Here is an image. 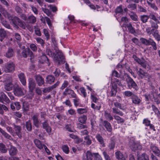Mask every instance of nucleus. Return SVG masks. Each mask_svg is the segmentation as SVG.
<instances>
[{
	"mask_svg": "<svg viewBox=\"0 0 160 160\" xmlns=\"http://www.w3.org/2000/svg\"><path fill=\"white\" fill-rule=\"evenodd\" d=\"M112 112L115 114L113 116V117L116 120L118 123L123 124L124 122V119L117 115H118L121 116H123V113L122 112L120 111L118 108L114 107L112 108Z\"/></svg>",
	"mask_w": 160,
	"mask_h": 160,
	"instance_id": "obj_1",
	"label": "nucleus"
},
{
	"mask_svg": "<svg viewBox=\"0 0 160 160\" xmlns=\"http://www.w3.org/2000/svg\"><path fill=\"white\" fill-rule=\"evenodd\" d=\"M4 88L7 91L11 90L13 87L12 78L11 76H8L4 80Z\"/></svg>",
	"mask_w": 160,
	"mask_h": 160,
	"instance_id": "obj_2",
	"label": "nucleus"
},
{
	"mask_svg": "<svg viewBox=\"0 0 160 160\" xmlns=\"http://www.w3.org/2000/svg\"><path fill=\"white\" fill-rule=\"evenodd\" d=\"M141 42L146 45H151L155 50L157 49L156 44L152 39L150 38L148 40L144 38H141Z\"/></svg>",
	"mask_w": 160,
	"mask_h": 160,
	"instance_id": "obj_3",
	"label": "nucleus"
},
{
	"mask_svg": "<svg viewBox=\"0 0 160 160\" xmlns=\"http://www.w3.org/2000/svg\"><path fill=\"white\" fill-rule=\"evenodd\" d=\"M3 69L6 73L13 72L15 70V64L12 62L7 63Z\"/></svg>",
	"mask_w": 160,
	"mask_h": 160,
	"instance_id": "obj_4",
	"label": "nucleus"
},
{
	"mask_svg": "<svg viewBox=\"0 0 160 160\" xmlns=\"http://www.w3.org/2000/svg\"><path fill=\"white\" fill-rule=\"evenodd\" d=\"M56 52L57 56L54 57V60L55 62L58 63V65H59L60 62L62 61L64 59V57L62 53L59 50H56Z\"/></svg>",
	"mask_w": 160,
	"mask_h": 160,
	"instance_id": "obj_5",
	"label": "nucleus"
},
{
	"mask_svg": "<svg viewBox=\"0 0 160 160\" xmlns=\"http://www.w3.org/2000/svg\"><path fill=\"white\" fill-rule=\"evenodd\" d=\"M13 92L15 95L18 96H21L24 95L26 92V90L23 88L17 86L14 88Z\"/></svg>",
	"mask_w": 160,
	"mask_h": 160,
	"instance_id": "obj_6",
	"label": "nucleus"
},
{
	"mask_svg": "<svg viewBox=\"0 0 160 160\" xmlns=\"http://www.w3.org/2000/svg\"><path fill=\"white\" fill-rule=\"evenodd\" d=\"M128 86L129 89L132 88H134L135 90H137L138 88L136 83L133 79L130 77L128 78L127 81Z\"/></svg>",
	"mask_w": 160,
	"mask_h": 160,
	"instance_id": "obj_7",
	"label": "nucleus"
},
{
	"mask_svg": "<svg viewBox=\"0 0 160 160\" xmlns=\"http://www.w3.org/2000/svg\"><path fill=\"white\" fill-rule=\"evenodd\" d=\"M22 54L24 58H27L28 56L30 57L31 59H32L33 57L32 52L29 48H27L23 50L22 52Z\"/></svg>",
	"mask_w": 160,
	"mask_h": 160,
	"instance_id": "obj_8",
	"label": "nucleus"
},
{
	"mask_svg": "<svg viewBox=\"0 0 160 160\" xmlns=\"http://www.w3.org/2000/svg\"><path fill=\"white\" fill-rule=\"evenodd\" d=\"M151 150L157 156L160 157V150L154 144H152L150 146Z\"/></svg>",
	"mask_w": 160,
	"mask_h": 160,
	"instance_id": "obj_9",
	"label": "nucleus"
},
{
	"mask_svg": "<svg viewBox=\"0 0 160 160\" xmlns=\"http://www.w3.org/2000/svg\"><path fill=\"white\" fill-rule=\"evenodd\" d=\"M13 125L14 126V129L15 131V133L19 138H21L22 137L21 127L20 126L17 125L15 124H14Z\"/></svg>",
	"mask_w": 160,
	"mask_h": 160,
	"instance_id": "obj_10",
	"label": "nucleus"
},
{
	"mask_svg": "<svg viewBox=\"0 0 160 160\" xmlns=\"http://www.w3.org/2000/svg\"><path fill=\"white\" fill-rule=\"evenodd\" d=\"M28 88L30 91H33L35 88L36 83L34 80L32 78L28 79Z\"/></svg>",
	"mask_w": 160,
	"mask_h": 160,
	"instance_id": "obj_11",
	"label": "nucleus"
},
{
	"mask_svg": "<svg viewBox=\"0 0 160 160\" xmlns=\"http://www.w3.org/2000/svg\"><path fill=\"white\" fill-rule=\"evenodd\" d=\"M63 95H70L71 96L70 98H73L76 97L77 95L73 91L68 89L66 88L63 92Z\"/></svg>",
	"mask_w": 160,
	"mask_h": 160,
	"instance_id": "obj_12",
	"label": "nucleus"
},
{
	"mask_svg": "<svg viewBox=\"0 0 160 160\" xmlns=\"http://www.w3.org/2000/svg\"><path fill=\"white\" fill-rule=\"evenodd\" d=\"M18 77L22 85L24 86H26V81L24 74L23 72H21L18 75Z\"/></svg>",
	"mask_w": 160,
	"mask_h": 160,
	"instance_id": "obj_13",
	"label": "nucleus"
},
{
	"mask_svg": "<svg viewBox=\"0 0 160 160\" xmlns=\"http://www.w3.org/2000/svg\"><path fill=\"white\" fill-rule=\"evenodd\" d=\"M35 79L38 85L41 86L44 83L43 78L40 75H37L35 76Z\"/></svg>",
	"mask_w": 160,
	"mask_h": 160,
	"instance_id": "obj_14",
	"label": "nucleus"
},
{
	"mask_svg": "<svg viewBox=\"0 0 160 160\" xmlns=\"http://www.w3.org/2000/svg\"><path fill=\"white\" fill-rule=\"evenodd\" d=\"M13 26L16 28H18V25H21L22 24L21 20L17 17H15L12 20Z\"/></svg>",
	"mask_w": 160,
	"mask_h": 160,
	"instance_id": "obj_15",
	"label": "nucleus"
},
{
	"mask_svg": "<svg viewBox=\"0 0 160 160\" xmlns=\"http://www.w3.org/2000/svg\"><path fill=\"white\" fill-rule=\"evenodd\" d=\"M129 145L132 150L134 151L136 150L138 148V145L132 139L131 140L129 141Z\"/></svg>",
	"mask_w": 160,
	"mask_h": 160,
	"instance_id": "obj_16",
	"label": "nucleus"
},
{
	"mask_svg": "<svg viewBox=\"0 0 160 160\" xmlns=\"http://www.w3.org/2000/svg\"><path fill=\"white\" fill-rule=\"evenodd\" d=\"M0 12L5 17L9 19L12 18L11 15L9 14L1 5H0Z\"/></svg>",
	"mask_w": 160,
	"mask_h": 160,
	"instance_id": "obj_17",
	"label": "nucleus"
},
{
	"mask_svg": "<svg viewBox=\"0 0 160 160\" xmlns=\"http://www.w3.org/2000/svg\"><path fill=\"white\" fill-rule=\"evenodd\" d=\"M111 88L110 92V96L111 97L115 96L117 92V86L116 84H111Z\"/></svg>",
	"mask_w": 160,
	"mask_h": 160,
	"instance_id": "obj_18",
	"label": "nucleus"
},
{
	"mask_svg": "<svg viewBox=\"0 0 160 160\" xmlns=\"http://www.w3.org/2000/svg\"><path fill=\"white\" fill-rule=\"evenodd\" d=\"M96 138L102 147H105V144L104 139L99 134H97L96 136Z\"/></svg>",
	"mask_w": 160,
	"mask_h": 160,
	"instance_id": "obj_19",
	"label": "nucleus"
},
{
	"mask_svg": "<svg viewBox=\"0 0 160 160\" xmlns=\"http://www.w3.org/2000/svg\"><path fill=\"white\" fill-rule=\"evenodd\" d=\"M151 33L158 41H160V35L159 34L157 30L152 29L151 30Z\"/></svg>",
	"mask_w": 160,
	"mask_h": 160,
	"instance_id": "obj_20",
	"label": "nucleus"
},
{
	"mask_svg": "<svg viewBox=\"0 0 160 160\" xmlns=\"http://www.w3.org/2000/svg\"><path fill=\"white\" fill-rule=\"evenodd\" d=\"M93 155H94L93 154H92L91 152L88 151L86 153V156L83 157V160H92Z\"/></svg>",
	"mask_w": 160,
	"mask_h": 160,
	"instance_id": "obj_21",
	"label": "nucleus"
},
{
	"mask_svg": "<svg viewBox=\"0 0 160 160\" xmlns=\"http://www.w3.org/2000/svg\"><path fill=\"white\" fill-rule=\"evenodd\" d=\"M42 127L44 129H45L48 133H50L51 132V128L49 126L47 121H44L42 123Z\"/></svg>",
	"mask_w": 160,
	"mask_h": 160,
	"instance_id": "obj_22",
	"label": "nucleus"
},
{
	"mask_svg": "<svg viewBox=\"0 0 160 160\" xmlns=\"http://www.w3.org/2000/svg\"><path fill=\"white\" fill-rule=\"evenodd\" d=\"M103 125L105 127L107 130L109 132H111L112 131V128L110 123L107 121H104Z\"/></svg>",
	"mask_w": 160,
	"mask_h": 160,
	"instance_id": "obj_23",
	"label": "nucleus"
},
{
	"mask_svg": "<svg viewBox=\"0 0 160 160\" xmlns=\"http://www.w3.org/2000/svg\"><path fill=\"white\" fill-rule=\"evenodd\" d=\"M87 119V116L85 115H83L78 117V121L81 123L85 124Z\"/></svg>",
	"mask_w": 160,
	"mask_h": 160,
	"instance_id": "obj_24",
	"label": "nucleus"
},
{
	"mask_svg": "<svg viewBox=\"0 0 160 160\" xmlns=\"http://www.w3.org/2000/svg\"><path fill=\"white\" fill-rule=\"evenodd\" d=\"M74 99H73V101L74 103V104L75 107H77L78 106L81 107L82 104L80 103V99L77 97V95L76 97L73 98Z\"/></svg>",
	"mask_w": 160,
	"mask_h": 160,
	"instance_id": "obj_25",
	"label": "nucleus"
},
{
	"mask_svg": "<svg viewBox=\"0 0 160 160\" xmlns=\"http://www.w3.org/2000/svg\"><path fill=\"white\" fill-rule=\"evenodd\" d=\"M32 119L33 121V123L35 126L38 128L39 125V122L38 119V116L36 115H34L32 117Z\"/></svg>",
	"mask_w": 160,
	"mask_h": 160,
	"instance_id": "obj_26",
	"label": "nucleus"
},
{
	"mask_svg": "<svg viewBox=\"0 0 160 160\" xmlns=\"http://www.w3.org/2000/svg\"><path fill=\"white\" fill-rule=\"evenodd\" d=\"M116 157L119 160H125V158L123 156L122 153L119 151H117L115 153Z\"/></svg>",
	"mask_w": 160,
	"mask_h": 160,
	"instance_id": "obj_27",
	"label": "nucleus"
},
{
	"mask_svg": "<svg viewBox=\"0 0 160 160\" xmlns=\"http://www.w3.org/2000/svg\"><path fill=\"white\" fill-rule=\"evenodd\" d=\"M46 82L49 84H51L52 83L54 82L55 78L52 75H49L46 78Z\"/></svg>",
	"mask_w": 160,
	"mask_h": 160,
	"instance_id": "obj_28",
	"label": "nucleus"
},
{
	"mask_svg": "<svg viewBox=\"0 0 160 160\" xmlns=\"http://www.w3.org/2000/svg\"><path fill=\"white\" fill-rule=\"evenodd\" d=\"M34 142L37 147L40 149L43 148L44 145L42 144L40 141L37 139H36L34 141Z\"/></svg>",
	"mask_w": 160,
	"mask_h": 160,
	"instance_id": "obj_29",
	"label": "nucleus"
},
{
	"mask_svg": "<svg viewBox=\"0 0 160 160\" xmlns=\"http://www.w3.org/2000/svg\"><path fill=\"white\" fill-rule=\"evenodd\" d=\"M9 154L11 156L15 155L17 152V150L16 148L11 146L9 150Z\"/></svg>",
	"mask_w": 160,
	"mask_h": 160,
	"instance_id": "obj_30",
	"label": "nucleus"
},
{
	"mask_svg": "<svg viewBox=\"0 0 160 160\" xmlns=\"http://www.w3.org/2000/svg\"><path fill=\"white\" fill-rule=\"evenodd\" d=\"M0 132L3 136L5 138L11 140L12 139V138L11 136L8 134L7 132H5L4 130L2 129L0 127Z\"/></svg>",
	"mask_w": 160,
	"mask_h": 160,
	"instance_id": "obj_31",
	"label": "nucleus"
},
{
	"mask_svg": "<svg viewBox=\"0 0 160 160\" xmlns=\"http://www.w3.org/2000/svg\"><path fill=\"white\" fill-rule=\"evenodd\" d=\"M111 84H115L117 85V84L119 86H122V84L121 82L118 79L114 78L111 79Z\"/></svg>",
	"mask_w": 160,
	"mask_h": 160,
	"instance_id": "obj_32",
	"label": "nucleus"
},
{
	"mask_svg": "<svg viewBox=\"0 0 160 160\" xmlns=\"http://www.w3.org/2000/svg\"><path fill=\"white\" fill-rule=\"evenodd\" d=\"M13 53L12 49L10 48H9L8 51L6 52L5 56L8 58L11 57L13 56Z\"/></svg>",
	"mask_w": 160,
	"mask_h": 160,
	"instance_id": "obj_33",
	"label": "nucleus"
},
{
	"mask_svg": "<svg viewBox=\"0 0 160 160\" xmlns=\"http://www.w3.org/2000/svg\"><path fill=\"white\" fill-rule=\"evenodd\" d=\"M41 62L42 63H43L44 62H46L48 66L50 65V63L49 62L48 59L45 55H44L41 56Z\"/></svg>",
	"mask_w": 160,
	"mask_h": 160,
	"instance_id": "obj_34",
	"label": "nucleus"
},
{
	"mask_svg": "<svg viewBox=\"0 0 160 160\" xmlns=\"http://www.w3.org/2000/svg\"><path fill=\"white\" fill-rule=\"evenodd\" d=\"M28 21L30 23H34L36 21V18L33 15L29 16L27 18Z\"/></svg>",
	"mask_w": 160,
	"mask_h": 160,
	"instance_id": "obj_35",
	"label": "nucleus"
},
{
	"mask_svg": "<svg viewBox=\"0 0 160 160\" xmlns=\"http://www.w3.org/2000/svg\"><path fill=\"white\" fill-rule=\"evenodd\" d=\"M159 23V21H158V22H154L153 21H151V27L152 28V29H156L157 30L158 28V23Z\"/></svg>",
	"mask_w": 160,
	"mask_h": 160,
	"instance_id": "obj_36",
	"label": "nucleus"
},
{
	"mask_svg": "<svg viewBox=\"0 0 160 160\" xmlns=\"http://www.w3.org/2000/svg\"><path fill=\"white\" fill-rule=\"evenodd\" d=\"M77 111L79 114H82L86 113L88 110L86 108H79L77 109Z\"/></svg>",
	"mask_w": 160,
	"mask_h": 160,
	"instance_id": "obj_37",
	"label": "nucleus"
},
{
	"mask_svg": "<svg viewBox=\"0 0 160 160\" xmlns=\"http://www.w3.org/2000/svg\"><path fill=\"white\" fill-rule=\"evenodd\" d=\"M126 26L128 28L129 32L130 33L133 34L135 32L133 28L132 24L130 23L127 24L126 25Z\"/></svg>",
	"mask_w": 160,
	"mask_h": 160,
	"instance_id": "obj_38",
	"label": "nucleus"
},
{
	"mask_svg": "<svg viewBox=\"0 0 160 160\" xmlns=\"http://www.w3.org/2000/svg\"><path fill=\"white\" fill-rule=\"evenodd\" d=\"M104 116L106 118L109 120H112L113 119L112 117L111 116L110 113H108L106 111H105Z\"/></svg>",
	"mask_w": 160,
	"mask_h": 160,
	"instance_id": "obj_39",
	"label": "nucleus"
},
{
	"mask_svg": "<svg viewBox=\"0 0 160 160\" xmlns=\"http://www.w3.org/2000/svg\"><path fill=\"white\" fill-rule=\"evenodd\" d=\"M26 126L27 130L30 131L32 130V123L30 121H27L26 123Z\"/></svg>",
	"mask_w": 160,
	"mask_h": 160,
	"instance_id": "obj_40",
	"label": "nucleus"
},
{
	"mask_svg": "<svg viewBox=\"0 0 160 160\" xmlns=\"http://www.w3.org/2000/svg\"><path fill=\"white\" fill-rule=\"evenodd\" d=\"M0 151L2 153H6L7 150L5 145L2 143H0Z\"/></svg>",
	"mask_w": 160,
	"mask_h": 160,
	"instance_id": "obj_41",
	"label": "nucleus"
},
{
	"mask_svg": "<svg viewBox=\"0 0 160 160\" xmlns=\"http://www.w3.org/2000/svg\"><path fill=\"white\" fill-rule=\"evenodd\" d=\"M42 11L46 13L48 16H50L51 14V12L46 8V5H44L43 7L42 8Z\"/></svg>",
	"mask_w": 160,
	"mask_h": 160,
	"instance_id": "obj_42",
	"label": "nucleus"
},
{
	"mask_svg": "<svg viewBox=\"0 0 160 160\" xmlns=\"http://www.w3.org/2000/svg\"><path fill=\"white\" fill-rule=\"evenodd\" d=\"M132 101L133 103L136 104H138L140 102V99L137 96L135 95L132 97Z\"/></svg>",
	"mask_w": 160,
	"mask_h": 160,
	"instance_id": "obj_43",
	"label": "nucleus"
},
{
	"mask_svg": "<svg viewBox=\"0 0 160 160\" xmlns=\"http://www.w3.org/2000/svg\"><path fill=\"white\" fill-rule=\"evenodd\" d=\"M36 40L37 42L41 44L42 46L44 47L45 44V42L41 38L38 37L36 38Z\"/></svg>",
	"mask_w": 160,
	"mask_h": 160,
	"instance_id": "obj_44",
	"label": "nucleus"
},
{
	"mask_svg": "<svg viewBox=\"0 0 160 160\" xmlns=\"http://www.w3.org/2000/svg\"><path fill=\"white\" fill-rule=\"evenodd\" d=\"M62 149L65 153L68 154L69 152V148L67 145H63L62 146Z\"/></svg>",
	"mask_w": 160,
	"mask_h": 160,
	"instance_id": "obj_45",
	"label": "nucleus"
},
{
	"mask_svg": "<svg viewBox=\"0 0 160 160\" xmlns=\"http://www.w3.org/2000/svg\"><path fill=\"white\" fill-rule=\"evenodd\" d=\"M2 96L3 98V101H4L7 103L10 102V101L6 95L3 92H2Z\"/></svg>",
	"mask_w": 160,
	"mask_h": 160,
	"instance_id": "obj_46",
	"label": "nucleus"
},
{
	"mask_svg": "<svg viewBox=\"0 0 160 160\" xmlns=\"http://www.w3.org/2000/svg\"><path fill=\"white\" fill-rule=\"evenodd\" d=\"M141 160H149L148 156L146 153H143L141 156Z\"/></svg>",
	"mask_w": 160,
	"mask_h": 160,
	"instance_id": "obj_47",
	"label": "nucleus"
},
{
	"mask_svg": "<svg viewBox=\"0 0 160 160\" xmlns=\"http://www.w3.org/2000/svg\"><path fill=\"white\" fill-rule=\"evenodd\" d=\"M6 35V32L4 30L0 29V36L2 38H4Z\"/></svg>",
	"mask_w": 160,
	"mask_h": 160,
	"instance_id": "obj_48",
	"label": "nucleus"
},
{
	"mask_svg": "<svg viewBox=\"0 0 160 160\" xmlns=\"http://www.w3.org/2000/svg\"><path fill=\"white\" fill-rule=\"evenodd\" d=\"M46 52L47 54L50 57H53L55 55V53L52 52L51 50L48 48H47Z\"/></svg>",
	"mask_w": 160,
	"mask_h": 160,
	"instance_id": "obj_49",
	"label": "nucleus"
},
{
	"mask_svg": "<svg viewBox=\"0 0 160 160\" xmlns=\"http://www.w3.org/2000/svg\"><path fill=\"white\" fill-rule=\"evenodd\" d=\"M84 139L86 141V142L87 145H89L91 144L92 142L91 140L90 139L89 136L85 137Z\"/></svg>",
	"mask_w": 160,
	"mask_h": 160,
	"instance_id": "obj_50",
	"label": "nucleus"
},
{
	"mask_svg": "<svg viewBox=\"0 0 160 160\" xmlns=\"http://www.w3.org/2000/svg\"><path fill=\"white\" fill-rule=\"evenodd\" d=\"M147 2L148 5L154 10H157L158 9L157 7L154 3H151L149 2L148 1H147Z\"/></svg>",
	"mask_w": 160,
	"mask_h": 160,
	"instance_id": "obj_51",
	"label": "nucleus"
},
{
	"mask_svg": "<svg viewBox=\"0 0 160 160\" xmlns=\"http://www.w3.org/2000/svg\"><path fill=\"white\" fill-rule=\"evenodd\" d=\"M35 32L36 35L40 36L41 35V33L40 31V29L38 27V26H36L34 27Z\"/></svg>",
	"mask_w": 160,
	"mask_h": 160,
	"instance_id": "obj_52",
	"label": "nucleus"
},
{
	"mask_svg": "<svg viewBox=\"0 0 160 160\" xmlns=\"http://www.w3.org/2000/svg\"><path fill=\"white\" fill-rule=\"evenodd\" d=\"M29 105L27 102H24L23 103V108L24 111H28L29 110Z\"/></svg>",
	"mask_w": 160,
	"mask_h": 160,
	"instance_id": "obj_53",
	"label": "nucleus"
},
{
	"mask_svg": "<svg viewBox=\"0 0 160 160\" xmlns=\"http://www.w3.org/2000/svg\"><path fill=\"white\" fill-rule=\"evenodd\" d=\"M79 90L81 94L83 95L85 98L87 96V93L85 88L83 87H81L80 88Z\"/></svg>",
	"mask_w": 160,
	"mask_h": 160,
	"instance_id": "obj_54",
	"label": "nucleus"
},
{
	"mask_svg": "<svg viewBox=\"0 0 160 160\" xmlns=\"http://www.w3.org/2000/svg\"><path fill=\"white\" fill-rule=\"evenodd\" d=\"M83 124L81 123H78L77 124V127L79 129L86 128H87V126L86 125H84Z\"/></svg>",
	"mask_w": 160,
	"mask_h": 160,
	"instance_id": "obj_55",
	"label": "nucleus"
},
{
	"mask_svg": "<svg viewBox=\"0 0 160 160\" xmlns=\"http://www.w3.org/2000/svg\"><path fill=\"white\" fill-rule=\"evenodd\" d=\"M152 110L154 111V112L157 115H158V114H160V112L158 109L154 105H152Z\"/></svg>",
	"mask_w": 160,
	"mask_h": 160,
	"instance_id": "obj_56",
	"label": "nucleus"
},
{
	"mask_svg": "<svg viewBox=\"0 0 160 160\" xmlns=\"http://www.w3.org/2000/svg\"><path fill=\"white\" fill-rule=\"evenodd\" d=\"M95 160H102V158L98 153H93Z\"/></svg>",
	"mask_w": 160,
	"mask_h": 160,
	"instance_id": "obj_57",
	"label": "nucleus"
},
{
	"mask_svg": "<svg viewBox=\"0 0 160 160\" xmlns=\"http://www.w3.org/2000/svg\"><path fill=\"white\" fill-rule=\"evenodd\" d=\"M91 107L94 109L99 110L101 108V106L100 105H96L94 103H92L91 104Z\"/></svg>",
	"mask_w": 160,
	"mask_h": 160,
	"instance_id": "obj_58",
	"label": "nucleus"
},
{
	"mask_svg": "<svg viewBox=\"0 0 160 160\" xmlns=\"http://www.w3.org/2000/svg\"><path fill=\"white\" fill-rule=\"evenodd\" d=\"M148 18L147 15H143L141 17V21L144 23L146 22Z\"/></svg>",
	"mask_w": 160,
	"mask_h": 160,
	"instance_id": "obj_59",
	"label": "nucleus"
},
{
	"mask_svg": "<svg viewBox=\"0 0 160 160\" xmlns=\"http://www.w3.org/2000/svg\"><path fill=\"white\" fill-rule=\"evenodd\" d=\"M69 83L67 81H65L63 84H62V86L61 87V89L62 90H63L65 88L67 87Z\"/></svg>",
	"mask_w": 160,
	"mask_h": 160,
	"instance_id": "obj_60",
	"label": "nucleus"
},
{
	"mask_svg": "<svg viewBox=\"0 0 160 160\" xmlns=\"http://www.w3.org/2000/svg\"><path fill=\"white\" fill-rule=\"evenodd\" d=\"M115 12L116 13H120L122 14L123 9L121 6L118 7L116 9Z\"/></svg>",
	"mask_w": 160,
	"mask_h": 160,
	"instance_id": "obj_61",
	"label": "nucleus"
},
{
	"mask_svg": "<svg viewBox=\"0 0 160 160\" xmlns=\"http://www.w3.org/2000/svg\"><path fill=\"white\" fill-rule=\"evenodd\" d=\"M44 33L46 38L48 40L50 38V35L48 33V31L45 29H44L43 30Z\"/></svg>",
	"mask_w": 160,
	"mask_h": 160,
	"instance_id": "obj_62",
	"label": "nucleus"
},
{
	"mask_svg": "<svg viewBox=\"0 0 160 160\" xmlns=\"http://www.w3.org/2000/svg\"><path fill=\"white\" fill-rule=\"evenodd\" d=\"M52 90L51 87L44 88L42 90L43 93H48Z\"/></svg>",
	"mask_w": 160,
	"mask_h": 160,
	"instance_id": "obj_63",
	"label": "nucleus"
},
{
	"mask_svg": "<svg viewBox=\"0 0 160 160\" xmlns=\"http://www.w3.org/2000/svg\"><path fill=\"white\" fill-rule=\"evenodd\" d=\"M149 18L154 22H158V21H159L156 17L153 14H150L149 15Z\"/></svg>",
	"mask_w": 160,
	"mask_h": 160,
	"instance_id": "obj_64",
	"label": "nucleus"
}]
</instances>
